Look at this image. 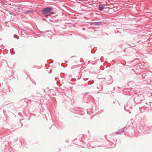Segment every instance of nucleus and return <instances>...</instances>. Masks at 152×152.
Here are the masks:
<instances>
[{
	"instance_id": "obj_5",
	"label": "nucleus",
	"mask_w": 152,
	"mask_h": 152,
	"mask_svg": "<svg viewBox=\"0 0 152 152\" xmlns=\"http://www.w3.org/2000/svg\"><path fill=\"white\" fill-rule=\"evenodd\" d=\"M115 133H116V134H118L119 133H118H118L115 132Z\"/></svg>"
},
{
	"instance_id": "obj_3",
	"label": "nucleus",
	"mask_w": 152,
	"mask_h": 152,
	"mask_svg": "<svg viewBox=\"0 0 152 152\" xmlns=\"http://www.w3.org/2000/svg\"><path fill=\"white\" fill-rule=\"evenodd\" d=\"M33 12V11L32 10H27V11H26L25 12V13H30V12Z\"/></svg>"
},
{
	"instance_id": "obj_4",
	"label": "nucleus",
	"mask_w": 152,
	"mask_h": 152,
	"mask_svg": "<svg viewBox=\"0 0 152 152\" xmlns=\"http://www.w3.org/2000/svg\"><path fill=\"white\" fill-rule=\"evenodd\" d=\"M98 23H99L98 22H95V25H98Z\"/></svg>"
},
{
	"instance_id": "obj_1",
	"label": "nucleus",
	"mask_w": 152,
	"mask_h": 152,
	"mask_svg": "<svg viewBox=\"0 0 152 152\" xmlns=\"http://www.w3.org/2000/svg\"><path fill=\"white\" fill-rule=\"evenodd\" d=\"M52 10V8L51 7H46L42 10V12L43 14H47L50 12Z\"/></svg>"
},
{
	"instance_id": "obj_2",
	"label": "nucleus",
	"mask_w": 152,
	"mask_h": 152,
	"mask_svg": "<svg viewBox=\"0 0 152 152\" xmlns=\"http://www.w3.org/2000/svg\"><path fill=\"white\" fill-rule=\"evenodd\" d=\"M99 9L100 10H102L104 8V6L102 4H100L99 6Z\"/></svg>"
}]
</instances>
